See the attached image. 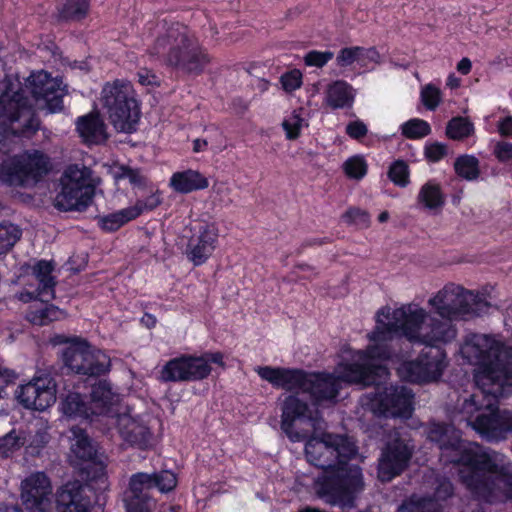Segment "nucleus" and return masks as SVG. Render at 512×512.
I'll use <instances>...</instances> for the list:
<instances>
[{
    "instance_id": "052dcab7",
    "label": "nucleus",
    "mask_w": 512,
    "mask_h": 512,
    "mask_svg": "<svg viewBox=\"0 0 512 512\" xmlns=\"http://www.w3.org/2000/svg\"><path fill=\"white\" fill-rule=\"evenodd\" d=\"M358 46L346 47L339 51L336 62L340 67H347L357 62Z\"/></svg>"
},
{
    "instance_id": "c756f323",
    "label": "nucleus",
    "mask_w": 512,
    "mask_h": 512,
    "mask_svg": "<svg viewBox=\"0 0 512 512\" xmlns=\"http://www.w3.org/2000/svg\"><path fill=\"white\" fill-rule=\"evenodd\" d=\"M53 270V263L44 260L39 261L33 267V274L39 282L37 295L42 301H48L55 297L54 288L56 281L55 277L52 275Z\"/></svg>"
},
{
    "instance_id": "5701e85b",
    "label": "nucleus",
    "mask_w": 512,
    "mask_h": 512,
    "mask_svg": "<svg viewBox=\"0 0 512 512\" xmlns=\"http://www.w3.org/2000/svg\"><path fill=\"white\" fill-rule=\"evenodd\" d=\"M257 374L276 388L304 391L307 372L299 369L259 366Z\"/></svg>"
},
{
    "instance_id": "09e8293b",
    "label": "nucleus",
    "mask_w": 512,
    "mask_h": 512,
    "mask_svg": "<svg viewBox=\"0 0 512 512\" xmlns=\"http://www.w3.org/2000/svg\"><path fill=\"white\" fill-rule=\"evenodd\" d=\"M343 168L349 178L357 180L363 178L367 173V164L360 156H354L346 160Z\"/></svg>"
},
{
    "instance_id": "3c124183",
    "label": "nucleus",
    "mask_w": 512,
    "mask_h": 512,
    "mask_svg": "<svg viewBox=\"0 0 512 512\" xmlns=\"http://www.w3.org/2000/svg\"><path fill=\"white\" fill-rule=\"evenodd\" d=\"M116 179H128L134 185L141 187L145 185L146 177L139 169H133L129 166H120L115 173Z\"/></svg>"
},
{
    "instance_id": "473e14b6",
    "label": "nucleus",
    "mask_w": 512,
    "mask_h": 512,
    "mask_svg": "<svg viewBox=\"0 0 512 512\" xmlns=\"http://www.w3.org/2000/svg\"><path fill=\"white\" fill-rule=\"evenodd\" d=\"M187 382L189 381H198L205 379L211 373L210 365H207V361L204 358L195 357L191 355H183Z\"/></svg>"
},
{
    "instance_id": "58836bf2",
    "label": "nucleus",
    "mask_w": 512,
    "mask_h": 512,
    "mask_svg": "<svg viewBox=\"0 0 512 512\" xmlns=\"http://www.w3.org/2000/svg\"><path fill=\"white\" fill-rule=\"evenodd\" d=\"M401 132L408 139H421L431 133V127L427 121L414 118L401 125Z\"/></svg>"
},
{
    "instance_id": "338daca9",
    "label": "nucleus",
    "mask_w": 512,
    "mask_h": 512,
    "mask_svg": "<svg viewBox=\"0 0 512 512\" xmlns=\"http://www.w3.org/2000/svg\"><path fill=\"white\" fill-rule=\"evenodd\" d=\"M201 358H204L207 361V365L210 363H216L219 365H223V356L221 353H207L201 356Z\"/></svg>"
},
{
    "instance_id": "0eeeda50",
    "label": "nucleus",
    "mask_w": 512,
    "mask_h": 512,
    "mask_svg": "<svg viewBox=\"0 0 512 512\" xmlns=\"http://www.w3.org/2000/svg\"><path fill=\"white\" fill-rule=\"evenodd\" d=\"M152 53L165 57L168 65L186 73L199 74L209 64L210 57L186 27L172 25L157 38Z\"/></svg>"
},
{
    "instance_id": "0e129e2a",
    "label": "nucleus",
    "mask_w": 512,
    "mask_h": 512,
    "mask_svg": "<svg viewBox=\"0 0 512 512\" xmlns=\"http://www.w3.org/2000/svg\"><path fill=\"white\" fill-rule=\"evenodd\" d=\"M138 81L142 85H152L156 83V76L147 69H141L138 74Z\"/></svg>"
},
{
    "instance_id": "864d4df0",
    "label": "nucleus",
    "mask_w": 512,
    "mask_h": 512,
    "mask_svg": "<svg viewBox=\"0 0 512 512\" xmlns=\"http://www.w3.org/2000/svg\"><path fill=\"white\" fill-rule=\"evenodd\" d=\"M342 219L347 224H353L360 228H366L369 225V215L366 211L359 208H350L343 215Z\"/></svg>"
},
{
    "instance_id": "6e6552de",
    "label": "nucleus",
    "mask_w": 512,
    "mask_h": 512,
    "mask_svg": "<svg viewBox=\"0 0 512 512\" xmlns=\"http://www.w3.org/2000/svg\"><path fill=\"white\" fill-rule=\"evenodd\" d=\"M101 103L108 119L118 132L132 133L140 118V109L132 84L117 79L104 85Z\"/></svg>"
},
{
    "instance_id": "c03bdc74",
    "label": "nucleus",
    "mask_w": 512,
    "mask_h": 512,
    "mask_svg": "<svg viewBox=\"0 0 512 512\" xmlns=\"http://www.w3.org/2000/svg\"><path fill=\"white\" fill-rule=\"evenodd\" d=\"M20 237V230L13 224H0V253L12 248Z\"/></svg>"
},
{
    "instance_id": "e2e57ef3",
    "label": "nucleus",
    "mask_w": 512,
    "mask_h": 512,
    "mask_svg": "<svg viewBox=\"0 0 512 512\" xmlns=\"http://www.w3.org/2000/svg\"><path fill=\"white\" fill-rule=\"evenodd\" d=\"M367 127L361 121L350 122L346 127V133L353 139H360L367 134Z\"/></svg>"
},
{
    "instance_id": "603ef678",
    "label": "nucleus",
    "mask_w": 512,
    "mask_h": 512,
    "mask_svg": "<svg viewBox=\"0 0 512 512\" xmlns=\"http://www.w3.org/2000/svg\"><path fill=\"white\" fill-rule=\"evenodd\" d=\"M161 198L158 191L151 192L145 199H138L134 206L129 207L130 210H136V218L146 211H151L161 204Z\"/></svg>"
},
{
    "instance_id": "bf43d9fd",
    "label": "nucleus",
    "mask_w": 512,
    "mask_h": 512,
    "mask_svg": "<svg viewBox=\"0 0 512 512\" xmlns=\"http://www.w3.org/2000/svg\"><path fill=\"white\" fill-rule=\"evenodd\" d=\"M281 83L285 91L292 92L301 86L302 74L299 70H292L281 77Z\"/></svg>"
},
{
    "instance_id": "412c9836",
    "label": "nucleus",
    "mask_w": 512,
    "mask_h": 512,
    "mask_svg": "<svg viewBox=\"0 0 512 512\" xmlns=\"http://www.w3.org/2000/svg\"><path fill=\"white\" fill-rule=\"evenodd\" d=\"M70 451L81 462H87L95 467V477L103 481L105 476V457L98 453L96 445L90 439L86 431L78 426L70 429Z\"/></svg>"
},
{
    "instance_id": "774afa93",
    "label": "nucleus",
    "mask_w": 512,
    "mask_h": 512,
    "mask_svg": "<svg viewBox=\"0 0 512 512\" xmlns=\"http://www.w3.org/2000/svg\"><path fill=\"white\" fill-rule=\"evenodd\" d=\"M471 68L472 64L468 58H462L457 64V70L463 75H467L471 71Z\"/></svg>"
},
{
    "instance_id": "a211bd4d",
    "label": "nucleus",
    "mask_w": 512,
    "mask_h": 512,
    "mask_svg": "<svg viewBox=\"0 0 512 512\" xmlns=\"http://www.w3.org/2000/svg\"><path fill=\"white\" fill-rule=\"evenodd\" d=\"M361 353H365V351L357 352V359L354 363L340 365L337 376L326 373H307L303 393H308L316 405L335 399L340 389V382H346L342 376L347 372V369L354 365H362ZM347 383L349 382L347 381Z\"/></svg>"
},
{
    "instance_id": "39448f33",
    "label": "nucleus",
    "mask_w": 512,
    "mask_h": 512,
    "mask_svg": "<svg viewBox=\"0 0 512 512\" xmlns=\"http://www.w3.org/2000/svg\"><path fill=\"white\" fill-rule=\"evenodd\" d=\"M427 436L438 444L442 458L459 466L460 481L472 494L491 471L490 459L502 456L499 452L483 450L477 444L462 441L459 430L452 425L431 423Z\"/></svg>"
},
{
    "instance_id": "1a4fd4ad",
    "label": "nucleus",
    "mask_w": 512,
    "mask_h": 512,
    "mask_svg": "<svg viewBox=\"0 0 512 512\" xmlns=\"http://www.w3.org/2000/svg\"><path fill=\"white\" fill-rule=\"evenodd\" d=\"M91 176V170L85 166H69L61 177V191L55 197V208L65 212L85 210L95 194Z\"/></svg>"
},
{
    "instance_id": "f8f14e48",
    "label": "nucleus",
    "mask_w": 512,
    "mask_h": 512,
    "mask_svg": "<svg viewBox=\"0 0 512 512\" xmlns=\"http://www.w3.org/2000/svg\"><path fill=\"white\" fill-rule=\"evenodd\" d=\"M62 358L65 366L79 375L100 376L110 369V358L83 340L71 341Z\"/></svg>"
},
{
    "instance_id": "a19ab883",
    "label": "nucleus",
    "mask_w": 512,
    "mask_h": 512,
    "mask_svg": "<svg viewBox=\"0 0 512 512\" xmlns=\"http://www.w3.org/2000/svg\"><path fill=\"white\" fill-rule=\"evenodd\" d=\"M89 10V0H67L61 9V16L69 20L84 18Z\"/></svg>"
},
{
    "instance_id": "72a5a7b5",
    "label": "nucleus",
    "mask_w": 512,
    "mask_h": 512,
    "mask_svg": "<svg viewBox=\"0 0 512 512\" xmlns=\"http://www.w3.org/2000/svg\"><path fill=\"white\" fill-rule=\"evenodd\" d=\"M474 134L473 123L465 117H454L446 126V135L452 140L461 141Z\"/></svg>"
},
{
    "instance_id": "4c0bfd02",
    "label": "nucleus",
    "mask_w": 512,
    "mask_h": 512,
    "mask_svg": "<svg viewBox=\"0 0 512 512\" xmlns=\"http://www.w3.org/2000/svg\"><path fill=\"white\" fill-rule=\"evenodd\" d=\"M435 487L434 498L431 497H418L412 496L408 501H412L413 499L417 501H421L422 503L433 502L439 508V512H442V506L439 503L440 500H445L450 497L453 493V486L451 482L446 478H437Z\"/></svg>"
},
{
    "instance_id": "7ed1b4c3",
    "label": "nucleus",
    "mask_w": 512,
    "mask_h": 512,
    "mask_svg": "<svg viewBox=\"0 0 512 512\" xmlns=\"http://www.w3.org/2000/svg\"><path fill=\"white\" fill-rule=\"evenodd\" d=\"M373 342L365 353L360 354L362 365H354L347 369L342 376L344 380L362 384L365 386L375 385V392L366 397L370 400V408L374 413L392 417H409L412 412L413 394L405 386H381L383 380L388 376V370L382 361L389 359L394 354L392 343L399 340L377 326L375 331L369 335Z\"/></svg>"
},
{
    "instance_id": "4468645a",
    "label": "nucleus",
    "mask_w": 512,
    "mask_h": 512,
    "mask_svg": "<svg viewBox=\"0 0 512 512\" xmlns=\"http://www.w3.org/2000/svg\"><path fill=\"white\" fill-rule=\"evenodd\" d=\"M31 104L23 95L19 83L4 80L0 83V126L6 127L23 119L22 133L35 129Z\"/></svg>"
},
{
    "instance_id": "2eb2a0df",
    "label": "nucleus",
    "mask_w": 512,
    "mask_h": 512,
    "mask_svg": "<svg viewBox=\"0 0 512 512\" xmlns=\"http://www.w3.org/2000/svg\"><path fill=\"white\" fill-rule=\"evenodd\" d=\"M438 345L429 346L430 349L422 352L414 361L403 362L397 369L398 375L412 383L438 380L446 367V354Z\"/></svg>"
},
{
    "instance_id": "6ab92c4d",
    "label": "nucleus",
    "mask_w": 512,
    "mask_h": 512,
    "mask_svg": "<svg viewBox=\"0 0 512 512\" xmlns=\"http://www.w3.org/2000/svg\"><path fill=\"white\" fill-rule=\"evenodd\" d=\"M17 399L27 409L44 411L56 401V382L48 374L34 376L19 387Z\"/></svg>"
},
{
    "instance_id": "cd10ccee",
    "label": "nucleus",
    "mask_w": 512,
    "mask_h": 512,
    "mask_svg": "<svg viewBox=\"0 0 512 512\" xmlns=\"http://www.w3.org/2000/svg\"><path fill=\"white\" fill-rule=\"evenodd\" d=\"M77 131L84 142L88 144H101L108 138L106 125L97 113L79 117Z\"/></svg>"
},
{
    "instance_id": "20e7f679",
    "label": "nucleus",
    "mask_w": 512,
    "mask_h": 512,
    "mask_svg": "<svg viewBox=\"0 0 512 512\" xmlns=\"http://www.w3.org/2000/svg\"><path fill=\"white\" fill-rule=\"evenodd\" d=\"M493 372H484L477 377L478 392L473 393L462 404L465 421L482 437L489 441L505 440L512 434V412L498 409V399L512 391V385L494 383Z\"/></svg>"
},
{
    "instance_id": "49530a36",
    "label": "nucleus",
    "mask_w": 512,
    "mask_h": 512,
    "mask_svg": "<svg viewBox=\"0 0 512 512\" xmlns=\"http://www.w3.org/2000/svg\"><path fill=\"white\" fill-rule=\"evenodd\" d=\"M388 177L394 184L400 187L407 186L409 183L408 165L402 160L395 161L390 166V169L388 171Z\"/></svg>"
},
{
    "instance_id": "f03ea898",
    "label": "nucleus",
    "mask_w": 512,
    "mask_h": 512,
    "mask_svg": "<svg viewBox=\"0 0 512 512\" xmlns=\"http://www.w3.org/2000/svg\"><path fill=\"white\" fill-rule=\"evenodd\" d=\"M304 451L311 465L324 470L313 483L316 495L332 505L352 506L364 486L360 467L348 465L358 455L353 438L336 433L312 435Z\"/></svg>"
},
{
    "instance_id": "a878e982",
    "label": "nucleus",
    "mask_w": 512,
    "mask_h": 512,
    "mask_svg": "<svg viewBox=\"0 0 512 512\" xmlns=\"http://www.w3.org/2000/svg\"><path fill=\"white\" fill-rule=\"evenodd\" d=\"M91 500L87 487L79 482L64 485L57 495L58 512H90Z\"/></svg>"
},
{
    "instance_id": "79ce46f5",
    "label": "nucleus",
    "mask_w": 512,
    "mask_h": 512,
    "mask_svg": "<svg viewBox=\"0 0 512 512\" xmlns=\"http://www.w3.org/2000/svg\"><path fill=\"white\" fill-rule=\"evenodd\" d=\"M64 317V312L54 305H50L41 310L31 312L29 320L36 325H47L52 321L60 320Z\"/></svg>"
},
{
    "instance_id": "a18cd8bd",
    "label": "nucleus",
    "mask_w": 512,
    "mask_h": 512,
    "mask_svg": "<svg viewBox=\"0 0 512 512\" xmlns=\"http://www.w3.org/2000/svg\"><path fill=\"white\" fill-rule=\"evenodd\" d=\"M62 410L68 416L87 414V409L79 393L70 392L62 402Z\"/></svg>"
},
{
    "instance_id": "c9c22d12",
    "label": "nucleus",
    "mask_w": 512,
    "mask_h": 512,
    "mask_svg": "<svg viewBox=\"0 0 512 512\" xmlns=\"http://www.w3.org/2000/svg\"><path fill=\"white\" fill-rule=\"evenodd\" d=\"M418 201L428 209H438L444 204V197L438 184L428 182L422 186Z\"/></svg>"
},
{
    "instance_id": "680f3d73",
    "label": "nucleus",
    "mask_w": 512,
    "mask_h": 512,
    "mask_svg": "<svg viewBox=\"0 0 512 512\" xmlns=\"http://www.w3.org/2000/svg\"><path fill=\"white\" fill-rule=\"evenodd\" d=\"M494 154L501 162H507L512 159V144L508 142H498L494 147Z\"/></svg>"
},
{
    "instance_id": "f704fd0d",
    "label": "nucleus",
    "mask_w": 512,
    "mask_h": 512,
    "mask_svg": "<svg viewBox=\"0 0 512 512\" xmlns=\"http://www.w3.org/2000/svg\"><path fill=\"white\" fill-rule=\"evenodd\" d=\"M136 218V210L124 208L120 211L99 218V225L106 231H115L125 223Z\"/></svg>"
},
{
    "instance_id": "aec40b11",
    "label": "nucleus",
    "mask_w": 512,
    "mask_h": 512,
    "mask_svg": "<svg viewBox=\"0 0 512 512\" xmlns=\"http://www.w3.org/2000/svg\"><path fill=\"white\" fill-rule=\"evenodd\" d=\"M52 486L43 472H35L21 483V500L30 512H46L50 507Z\"/></svg>"
},
{
    "instance_id": "ddd939ff",
    "label": "nucleus",
    "mask_w": 512,
    "mask_h": 512,
    "mask_svg": "<svg viewBox=\"0 0 512 512\" xmlns=\"http://www.w3.org/2000/svg\"><path fill=\"white\" fill-rule=\"evenodd\" d=\"M489 462L492 469L474 495L490 504L512 501V462L503 454Z\"/></svg>"
},
{
    "instance_id": "ea45409f",
    "label": "nucleus",
    "mask_w": 512,
    "mask_h": 512,
    "mask_svg": "<svg viewBox=\"0 0 512 512\" xmlns=\"http://www.w3.org/2000/svg\"><path fill=\"white\" fill-rule=\"evenodd\" d=\"M26 442L24 432L12 430L0 438V457H8Z\"/></svg>"
},
{
    "instance_id": "69168bd1",
    "label": "nucleus",
    "mask_w": 512,
    "mask_h": 512,
    "mask_svg": "<svg viewBox=\"0 0 512 512\" xmlns=\"http://www.w3.org/2000/svg\"><path fill=\"white\" fill-rule=\"evenodd\" d=\"M499 131L504 136H510L512 135V117H506L500 124H499Z\"/></svg>"
},
{
    "instance_id": "8fccbe9b",
    "label": "nucleus",
    "mask_w": 512,
    "mask_h": 512,
    "mask_svg": "<svg viewBox=\"0 0 512 512\" xmlns=\"http://www.w3.org/2000/svg\"><path fill=\"white\" fill-rule=\"evenodd\" d=\"M421 101L428 110H435L441 102V91L433 84L425 85L421 90Z\"/></svg>"
},
{
    "instance_id": "c85d7f7f",
    "label": "nucleus",
    "mask_w": 512,
    "mask_h": 512,
    "mask_svg": "<svg viewBox=\"0 0 512 512\" xmlns=\"http://www.w3.org/2000/svg\"><path fill=\"white\" fill-rule=\"evenodd\" d=\"M324 102L331 109L351 107L354 102V89L346 81L336 80L327 86Z\"/></svg>"
},
{
    "instance_id": "de8ad7c7",
    "label": "nucleus",
    "mask_w": 512,
    "mask_h": 512,
    "mask_svg": "<svg viewBox=\"0 0 512 512\" xmlns=\"http://www.w3.org/2000/svg\"><path fill=\"white\" fill-rule=\"evenodd\" d=\"M153 488H158L161 492H169L176 487L177 479L171 471H161L150 474Z\"/></svg>"
},
{
    "instance_id": "393cba45",
    "label": "nucleus",
    "mask_w": 512,
    "mask_h": 512,
    "mask_svg": "<svg viewBox=\"0 0 512 512\" xmlns=\"http://www.w3.org/2000/svg\"><path fill=\"white\" fill-rule=\"evenodd\" d=\"M218 239V228L213 223L199 227L198 235L192 237L188 245V258L194 265H201L212 255Z\"/></svg>"
},
{
    "instance_id": "6e6d98bb",
    "label": "nucleus",
    "mask_w": 512,
    "mask_h": 512,
    "mask_svg": "<svg viewBox=\"0 0 512 512\" xmlns=\"http://www.w3.org/2000/svg\"><path fill=\"white\" fill-rule=\"evenodd\" d=\"M397 512H439V508L433 502H427L425 505V503L413 499L404 502Z\"/></svg>"
},
{
    "instance_id": "e433bc0d",
    "label": "nucleus",
    "mask_w": 512,
    "mask_h": 512,
    "mask_svg": "<svg viewBox=\"0 0 512 512\" xmlns=\"http://www.w3.org/2000/svg\"><path fill=\"white\" fill-rule=\"evenodd\" d=\"M454 169L458 176L466 180H475L479 177V161L472 155L459 156L454 162Z\"/></svg>"
},
{
    "instance_id": "bb28decb",
    "label": "nucleus",
    "mask_w": 512,
    "mask_h": 512,
    "mask_svg": "<svg viewBox=\"0 0 512 512\" xmlns=\"http://www.w3.org/2000/svg\"><path fill=\"white\" fill-rule=\"evenodd\" d=\"M89 410L95 415H107L119 402V396L112 391L110 383L99 381L92 386Z\"/></svg>"
},
{
    "instance_id": "2f4dec72",
    "label": "nucleus",
    "mask_w": 512,
    "mask_h": 512,
    "mask_svg": "<svg viewBox=\"0 0 512 512\" xmlns=\"http://www.w3.org/2000/svg\"><path fill=\"white\" fill-rule=\"evenodd\" d=\"M159 380L161 382H187L184 356L169 360L162 367Z\"/></svg>"
},
{
    "instance_id": "5fc2aeb1",
    "label": "nucleus",
    "mask_w": 512,
    "mask_h": 512,
    "mask_svg": "<svg viewBox=\"0 0 512 512\" xmlns=\"http://www.w3.org/2000/svg\"><path fill=\"white\" fill-rule=\"evenodd\" d=\"M382 57L375 47L364 48L358 46L357 63L361 67H367L370 63L380 64Z\"/></svg>"
},
{
    "instance_id": "4be33fe9",
    "label": "nucleus",
    "mask_w": 512,
    "mask_h": 512,
    "mask_svg": "<svg viewBox=\"0 0 512 512\" xmlns=\"http://www.w3.org/2000/svg\"><path fill=\"white\" fill-rule=\"evenodd\" d=\"M115 424L122 439L139 449H148L152 447L154 438L150 429L138 418L130 414H118Z\"/></svg>"
},
{
    "instance_id": "b1692460",
    "label": "nucleus",
    "mask_w": 512,
    "mask_h": 512,
    "mask_svg": "<svg viewBox=\"0 0 512 512\" xmlns=\"http://www.w3.org/2000/svg\"><path fill=\"white\" fill-rule=\"evenodd\" d=\"M153 489L150 474L139 472L133 474L129 481V487L124 493L125 507L140 510H152L154 502L150 496Z\"/></svg>"
},
{
    "instance_id": "f257e3e1",
    "label": "nucleus",
    "mask_w": 512,
    "mask_h": 512,
    "mask_svg": "<svg viewBox=\"0 0 512 512\" xmlns=\"http://www.w3.org/2000/svg\"><path fill=\"white\" fill-rule=\"evenodd\" d=\"M428 305L439 318L419 304L409 303L394 310L382 308L377 313V326L391 331L397 339L403 336L412 343L435 346L456 337L453 321L480 317L491 306L483 294L455 283H447L429 298Z\"/></svg>"
},
{
    "instance_id": "dca6fc26",
    "label": "nucleus",
    "mask_w": 512,
    "mask_h": 512,
    "mask_svg": "<svg viewBox=\"0 0 512 512\" xmlns=\"http://www.w3.org/2000/svg\"><path fill=\"white\" fill-rule=\"evenodd\" d=\"M26 88L29 89L36 104L49 113L59 112L63 109V97L67 93L62 80L52 78L47 72L32 73L26 80Z\"/></svg>"
},
{
    "instance_id": "13d9d810",
    "label": "nucleus",
    "mask_w": 512,
    "mask_h": 512,
    "mask_svg": "<svg viewBox=\"0 0 512 512\" xmlns=\"http://www.w3.org/2000/svg\"><path fill=\"white\" fill-rule=\"evenodd\" d=\"M424 153L428 160L437 162L447 155L448 147L446 144L434 142L425 146Z\"/></svg>"
},
{
    "instance_id": "423d86ee",
    "label": "nucleus",
    "mask_w": 512,
    "mask_h": 512,
    "mask_svg": "<svg viewBox=\"0 0 512 512\" xmlns=\"http://www.w3.org/2000/svg\"><path fill=\"white\" fill-rule=\"evenodd\" d=\"M461 353L469 363L480 366L477 377L484 372H493L494 383L512 385V347L505 346L500 340L485 334H470L461 346Z\"/></svg>"
},
{
    "instance_id": "9d476101",
    "label": "nucleus",
    "mask_w": 512,
    "mask_h": 512,
    "mask_svg": "<svg viewBox=\"0 0 512 512\" xmlns=\"http://www.w3.org/2000/svg\"><path fill=\"white\" fill-rule=\"evenodd\" d=\"M50 169L49 158L39 150L27 151L4 161L0 181L10 186L35 185Z\"/></svg>"
},
{
    "instance_id": "f3484780",
    "label": "nucleus",
    "mask_w": 512,
    "mask_h": 512,
    "mask_svg": "<svg viewBox=\"0 0 512 512\" xmlns=\"http://www.w3.org/2000/svg\"><path fill=\"white\" fill-rule=\"evenodd\" d=\"M412 454L413 448L405 440L399 437L389 440L378 458V479L389 482L399 476L408 467Z\"/></svg>"
},
{
    "instance_id": "7c9ffc66",
    "label": "nucleus",
    "mask_w": 512,
    "mask_h": 512,
    "mask_svg": "<svg viewBox=\"0 0 512 512\" xmlns=\"http://www.w3.org/2000/svg\"><path fill=\"white\" fill-rule=\"evenodd\" d=\"M209 185L207 178L195 170L176 172L170 179V186L179 193H189L205 189Z\"/></svg>"
},
{
    "instance_id": "37998d69",
    "label": "nucleus",
    "mask_w": 512,
    "mask_h": 512,
    "mask_svg": "<svg viewBox=\"0 0 512 512\" xmlns=\"http://www.w3.org/2000/svg\"><path fill=\"white\" fill-rule=\"evenodd\" d=\"M302 109L294 110L291 115L284 119L282 127L289 140H295L300 136L301 128L305 125V121L301 116Z\"/></svg>"
},
{
    "instance_id": "4d7b16f0",
    "label": "nucleus",
    "mask_w": 512,
    "mask_h": 512,
    "mask_svg": "<svg viewBox=\"0 0 512 512\" xmlns=\"http://www.w3.org/2000/svg\"><path fill=\"white\" fill-rule=\"evenodd\" d=\"M334 57L333 52L331 51H310L305 57V64L308 66H315L318 68L323 67L326 63H328Z\"/></svg>"
},
{
    "instance_id": "9b49d317",
    "label": "nucleus",
    "mask_w": 512,
    "mask_h": 512,
    "mask_svg": "<svg viewBox=\"0 0 512 512\" xmlns=\"http://www.w3.org/2000/svg\"><path fill=\"white\" fill-rule=\"evenodd\" d=\"M281 429L293 442L304 441L311 431L320 428L321 416L298 394L285 397L281 405Z\"/></svg>"
}]
</instances>
